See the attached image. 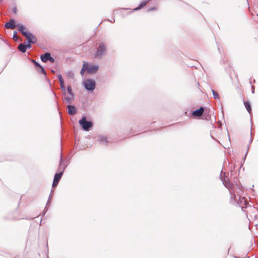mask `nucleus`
<instances>
[{
  "instance_id": "obj_1",
  "label": "nucleus",
  "mask_w": 258,
  "mask_h": 258,
  "mask_svg": "<svg viewBox=\"0 0 258 258\" xmlns=\"http://www.w3.org/2000/svg\"><path fill=\"white\" fill-rule=\"evenodd\" d=\"M221 178L226 188H228L229 191L231 194V199L233 198V194L234 196L236 197V195L235 193V189L234 188L235 185H234L231 182H230L228 178H226V177H225L224 179H223L222 177H221Z\"/></svg>"
},
{
  "instance_id": "obj_2",
  "label": "nucleus",
  "mask_w": 258,
  "mask_h": 258,
  "mask_svg": "<svg viewBox=\"0 0 258 258\" xmlns=\"http://www.w3.org/2000/svg\"><path fill=\"white\" fill-rule=\"evenodd\" d=\"M106 51V45L103 43H99L98 46L97 48L96 52L95 54V58L97 59L101 58L104 55H105Z\"/></svg>"
},
{
  "instance_id": "obj_3",
  "label": "nucleus",
  "mask_w": 258,
  "mask_h": 258,
  "mask_svg": "<svg viewBox=\"0 0 258 258\" xmlns=\"http://www.w3.org/2000/svg\"><path fill=\"white\" fill-rule=\"evenodd\" d=\"M234 188L235 189V193L236 195V197L233 194V195H232L233 198H232V199L230 198V202L231 203H238L239 201H240L241 202V199L242 194L243 193V191L237 185H235V186L234 187Z\"/></svg>"
},
{
  "instance_id": "obj_4",
  "label": "nucleus",
  "mask_w": 258,
  "mask_h": 258,
  "mask_svg": "<svg viewBox=\"0 0 258 258\" xmlns=\"http://www.w3.org/2000/svg\"><path fill=\"white\" fill-rule=\"evenodd\" d=\"M79 122L83 129L86 131H89V128L93 125V123L91 121L86 120V117L85 116H83L82 119L79 121Z\"/></svg>"
},
{
  "instance_id": "obj_5",
  "label": "nucleus",
  "mask_w": 258,
  "mask_h": 258,
  "mask_svg": "<svg viewBox=\"0 0 258 258\" xmlns=\"http://www.w3.org/2000/svg\"><path fill=\"white\" fill-rule=\"evenodd\" d=\"M85 88L88 91H93L95 88V82L91 79H87L84 82Z\"/></svg>"
},
{
  "instance_id": "obj_6",
  "label": "nucleus",
  "mask_w": 258,
  "mask_h": 258,
  "mask_svg": "<svg viewBox=\"0 0 258 258\" xmlns=\"http://www.w3.org/2000/svg\"><path fill=\"white\" fill-rule=\"evenodd\" d=\"M99 69L98 65L89 64L87 63V71L89 74L95 73Z\"/></svg>"
},
{
  "instance_id": "obj_7",
  "label": "nucleus",
  "mask_w": 258,
  "mask_h": 258,
  "mask_svg": "<svg viewBox=\"0 0 258 258\" xmlns=\"http://www.w3.org/2000/svg\"><path fill=\"white\" fill-rule=\"evenodd\" d=\"M62 174H63L62 171H60L59 173H56L55 174L53 183H52L53 187H54L58 184V182H59V180L60 179V178H61Z\"/></svg>"
},
{
  "instance_id": "obj_8",
  "label": "nucleus",
  "mask_w": 258,
  "mask_h": 258,
  "mask_svg": "<svg viewBox=\"0 0 258 258\" xmlns=\"http://www.w3.org/2000/svg\"><path fill=\"white\" fill-rule=\"evenodd\" d=\"M204 111L203 107H201L199 109H197L192 112V115L196 117H200L202 115Z\"/></svg>"
},
{
  "instance_id": "obj_9",
  "label": "nucleus",
  "mask_w": 258,
  "mask_h": 258,
  "mask_svg": "<svg viewBox=\"0 0 258 258\" xmlns=\"http://www.w3.org/2000/svg\"><path fill=\"white\" fill-rule=\"evenodd\" d=\"M16 26L15 21L14 19H11L9 22L5 24V27L9 29H13Z\"/></svg>"
},
{
  "instance_id": "obj_10",
  "label": "nucleus",
  "mask_w": 258,
  "mask_h": 258,
  "mask_svg": "<svg viewBox=\"0 0 258 258\" xmlns=\"http://www.w3.org/2000/svg\"><path fill=\"white\" fill-rule=\"evenodd\" d=\"M23 35L26 38L27 40H28L29 43H31V42H33L32 41H31V40L33 39V38H34V36L32 34L29 32H23Z\"/></svg>"
},
{
  "instance_id": "obj_11",
  "label": "nucleus",
  "mask_w": 258,
  "mask_h": 258,
  "mask_svg": "<svg viewBox=\"0 0 258 258\" xmlns=\"http://www.w3.org/2000/svg\"><path fill=\"white\" fill-rule=\"evenodd\" d=\"M67 108L68 109V113L70 115H73L76 113L77 110L74 106L68 105Z\"/></svg>"
},
{
  "instance_id": "obj_12",
  "label": "nucleus",
  "mask_w": 258,
  "mask_h": 258,
  "mask_svg": "<svg viewBox=\"0 0 258 258\" xmlns=\"http://www.w3.org/2000/svg\"><path fill=\"white\" fill-rule=\"evenodd\" d=\"M58 78L59 79V82H60V88L62 91L64 92V93L66 94V88L64 85V81L62 78V76L61 75H58Z\"/></svg>"
},
{
  "instance_id": "obj_13",
  "label": "nucleus",
  "mask_w": 258,
  "mask_h": 258,
  "mask_svg": "<svg viewBox=\"0 0 258 258\" xmlns=\"http://www.w3.org/2000/svg\"><path fill=\"white\" fill-rule=\"evenodd\" d=\"M66 166H67L63 163L62 157V153L61 152L60 163H59V169L60 170H62L61 171H62V173H63L64 170V169L66 168Z\"/></svg>"
},
{
  "instance_id": "obj_14",
  "label": "nucleus",
  "mask_w": 258,
  "mask_h": 258,
  "mask_svg": "<svg viewBox=\"0 0 258 258\" xmlns=\"http://www.w3.org/2000/svg\"><path fill=\"white\" fill-rule=\"evenodd\" d=\"M50 53L46 52L41 56V59L43 62H46L50 58Z\"/></svg>"
},
{
  "instance_id": "obj_15",
  "label": "nucleus",
  "mask_w": 258,
  "mask_h": 258,
  "mask_svg": "<svg viewBox=\"0 0 258 258\" xmlns=\"http://www.w3.org/2000/svg\"><path fill=\"white\" fill-rule=\"evenodd\" d=\"M99 141L100 143L102 144H106L108 142V139L106 137L101 136L99 137Z\"/></svg>"
},
{
  "instance_id": "obj_16",
  "label": "nucleus",
  "mask_w": 258,
  "mask_h": 258,
  "mask_svg": "<svg viewBox=\"0 0 258 258\" xmlns=\"http://www.w3.org/2000/svg\"><path fill=\"white\" fill-rule=\"evenodd\" d=\"M16 27L18 28L19 31H20L22 34L23 32H27V31H25V27L24 26L20 24H18L16 25Z\"/></svg>"
},
{
  "instance_id": "obj_17",
  "label": "nucleus",
  "mask_w": 258,
  "mask_h": 258,
  "mask_svg": "<svg viewBox=\"0 0 258 258\" xmlns=\"http://www.w3.org/2000/svg\"><path fill=\"white\" fill-rule=\"evenodd\" d=\"M18 49L20 51H21L22 52H25L26 50V46L25 44H24L23 43H21L18 46Z\"/></svg>"
},
{
  "instance_id": "obj_18",
  "label": "nucleus",
  "mask_w": 258,
  "mask_h": 258,
  "mask_svg": "<svg viewBox=\"0 0 258 258\" xmlns=\"http://www.w3.org/2000/svg\"><path fill=\"white\" fill-rule=\"evenodd\" d=\"M244 106L246 108L247 111L250 113L251 111V108L249 102H244Z\"/></svg>"
},
{
  "instance_id": "obj_19",
  "label": "nucleus",
  "mask_w": 258,
  "mask_h": 258,
  "mask_svg": "<svg viewBox=\"0 0 258 258\" xmlns=\"http://www.w3.org/2000/svg\"><path fill=\"white\" fill-rule=\"evenodd\" d=\"M87 62H84L83 67L81 70L80 74L83 76L84 75V72L87 71Z\"/></svg>"
},
{
  "instance_id": "obj_20",
  "label": "nucleus",
  "mask_w": 258,
  "mask_h": 258,
  "mask_svg": "<svg viewBox=\"0 0 258 258\" xmlns=\"http://www.w3.org/2000/svg\"><path fill=\"white\" fill-rule=\"evenodd\" d=\"M150 0H148V1H144L142 3H141V4H140V6L137 8H135L134 9L135 11H136V10H138L139 9H140L141 8H142L143 7H144L147 4V3H148Z\"/></svg>"
},
{
  "instance_id": "obj_21",
  "label": "nucleus",
  "mask_w": 258,
  "mask_h": 258,
  "mask_svg": "<svg viewBox=\"0 0 258 258\" xmlns=\"http://www.w3.org/2000/svg\"><path fill=\"white\" fill-rule=\"evenodd\" d=\"M211 91L212 92L214 98L215 99H219V96L217 92L215 91L214 90L211 89Z\"/></svg>"
},
{
  "instance_id": "obj_22",
  "label": "nucleus",
  "mask_w": 258,
  "mask_h": 258,
  "mask_svg": "<svg viewBox=\"0 0 258 258\" xmlns=\"http://www.w3.org/2000/svg\"><path fill=\"white\" fill-rule=\"evenodd\" d=\"M67 91L70 94V95L73 96V93L72 92V89L71 86H68L67 87Z\"/></svg>"
},
{
  "instance_id": "obj_23",
  "label": "nucleus",
  "mask_w": 258,
  "mask_h": 258,
  "mask_svg": "<svg viewBox=\"0 0 258 258\" xmlns=\"http://www.w3.org/2000/svg\"><path fill=\"white\" fill-rule=\"evenodd\" d=\"M67 76L70 78H73L74 76V73L72 71L68 72Z\"/></svg>"
},
{
  "instance_id": "obj_24",
  "label": "nucleus",
  "mask_w": 258,
  "mask_h": 258,
  "mask_svg": "<svg viewBox=\"0 0 258 258\" xmlns=\"http://www.w3.org/2000/svg\"><path fill=\"white\" fill-rule=\"evenodd\" d=\"M64 100L68 103H71V99L69 97L65 96Z\"/></svg>"
},
{
  "instance_id": "obj_25",
  "label": "nucleus",
  "mask_w": 258,
  "mask_h": 258,
  "mask_svg": "<svg viewBox=\"0 0 258 258\" xmlns=\"http://www.w3.org/2000/svg\"><path fill=\"white\" fill-rule=\"evenodd\" d=\"M32 62H33V63L35 64V66L36 67L39 68V67H40V66H41L39 63H38L35 60H32Z\"/></svg>"
},
{
  "instance_id": "obj_26",
  "label": "nucleus",
  "mask_w": 258,
  "mask_h": 258,
  "mask_svg": "<svg viewBox=\"0 0 258 258\" xmlns=\"http://www.w3.org/2000/svg\"><path fill=\"white\" fill-rule=\"evenodd\" d=\"M40 69V72L44 74L45 75H46V73H45V70H44V69L42 68V66H40V67L39 68Z\"/></svg>"
},
{
  "instance_id": "obj_27",
  "label": "nucleus",
  "mask_w": 258,
  "mask_h": 258,
  "mask_svg": "<svg viewBox=\"0 0 258 258\" xmlns=\"http://www.w3.org/2000/svg\"><path fill=\"white\" fill-rule=\"evenodd\" d=\"M13 38L14 40H17L18 39L17 36V32H15L14 33Z\"/></svg>"
},
{
  "instance_id": "obj_28",
  "label": "nucleus",
  "mask_w": 258,
  "mask_h": 258,
  "mask_svg": "<svg viewBox=\"0 0 258 258\" xmlns=\"http://www.w3.org/2000/svg\"><path fill=\"white\" fill-rule=\"evenodd\" d=\"M48 60H49L51 62H53L54 61V59L53 57H51L50 55V58L48 59Z\"/></svg>"
},
{
  "instance_id": "obj_29",
  "label": "nucleus",
  "mask_w": 258,
  "mask_h": 258,
  "mask_svg": "<svg viewBox=\"0 0 258 258\" xmlns=\"http://www.w3.org/2000/svg\"><path fill=\"white\" fill-rule=\"evenodd\" d=\"M31 41H32L33 42H31V43H34L36 42L37 39H36V37H34V38H33V39L31 40Z\"/></svg>"
},
{
  "instance_id": "obj_30",
  "label": "nucleus",
  "mask_w": 258,
  "mask_h": 258,
  "mask_svg": "<svg viewBox=\"0 0 258 258\" xmlns=\"http://www.w3.org/2000/svg\"><path fill=\"white\" fill-rule=\"evenodd\" d=\"M26 48H31V43H28L27 45H26Z\"/></svg>"
},
{
  "instance_id": "obj_31",
  "label": "nucleus",
  "mask_w": 258,
  "mask_h": 258,
  "mask_svg": "<svg viewBox=\"0 0 258 258\" xmlns=\"http://www.w3.org/2000/svg\"><path fill=\"white\" fill-rule=\"evenodd\" d=\"M155 8H151V9H149V10H148V11H152V10H155Z\"/></svg>"
},
{
  "instance_id": "obj_32",
  "label": "nucleus",
  "mask_w": 258,
  "mask_h": 258,
  "mask_svg": "<svg viewBox=\"0 0 258 258\" xmlns=\"http://www.w3.org/2000/svg\"><path fill=\"white\" fill-rule=\"evenodd\" d=\"M16 11H17L16 8H14V9H13V12H14V13H16Z\"/></svg>"
}]
</instances>
